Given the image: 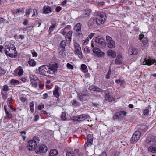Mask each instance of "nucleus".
<instances>
[{
    "instance_id": "23",
    "label": "nucleus",
    "mask_w": 156,
    "mask_h": 156,
    "mask_svg": "<svg viewBox=\"0 0 156 156\" xmlns=\"http://www.w3.org/2000/svg\"><path fill=\"white\" fill-rule=\"evenodd\" d=\"M43 12L45 14H48L51 12V8L48 6H45L43 8Z\"/></svg>"
},
{
    "instance_id": "57",
    "label": "nucleus",
    "mask_w": 156,
    "mask_h": 156,
    "mask_svg": "<svg viewBox=\"0 0 156 156\" xmlns=\"http://www.w3.org/2000/svg\"><path fill=\"white\" fill-rule=\"evenodd\" d=\"M39 119V116L38 115H36L34 117V120L35 121H37Z\"/></svg>"
},
{
    "instance_id": "2",
    "label": "nucleus",
    "mask_w": 156,
    "mask_h": 156,
    "mask_svg": "<svg viewBox=\"0 0 156 156\" xmlns=\"http://www.w3.org/2000/svg\"><path fill=\"white\" fill-rule=\"evenodd\" d=\"M5 53L7 56L14 58L16 57L17 52L16 48L13 44H10L5 45Z\"/></svg>"
},
{
    "instance_id": "32",
    "label": "nucleus",
    "mask_w": 156,
    "mask_h": 156,
    "mask_svg": "<svg viewBox=\"0 0 156 156\" xmlns=\"http://www.w3.org/2000/svg\"><path fill=\"white\" fill-rule=\"evenodd\" d=\"M108 46L109 48H115V44L114 41H112L108 43Z\"/></svg>"
},
{
    "instance_id": "12",
    "label": "nucleus",
    "mask_w": 156,
    "mask_h": 156,
    "mask_svg": "<svg viewBox=\"0 0 156 156\" xmlns=\"http://www.w3.org/2000/svg\"><path fill=\"white\" fill-rule=\"evenodd\" d=\"M93 53L98 57L103 56L105 54L98 48H94L93 49Z\"/></svg>"
},
{
    "instance_id": "1",
    "label": "nucleus",
    "mask_w": 156,
    "mask_h": 156,
    "mask_svg": "<svg viewBox=\"0 0 156 156\" xmlns=\"http://www.w3.org/2000/svg\"><path fill=\"white\" fill-rule=\"evenodd\" d=\"M58 65L55 62H52L49 65H43L38 68L37 73L39 74H43L46 76H50L57 71Z\"/></svg>"
},
{
    "instance_id": "50",
    "label": "nucleus",
    "mask_w": 156,
    "mask_h": 156,
    "mask_svg": "<svg viewBox=\"0 0 156 156\" xmlns=\"http://www.w3.org/2000/svg\"><path fill=\"white\" fill-rule=\"evenodd\" d=\"M149 113V110L148 109H146L144 110L143 114L144 115H147Z\"/></svg>"
},
{
    "instance_id": "47",
    "label": "nucleus",
    "mask_w": 156,
    "mask_h": 156,
    "mask_svg": "<svg viewBox=\"0 0 156 156\" xmlns=\"http://www.w3.org/2000/svg\"><path fill=\"white\" fill-rule=\"evenodd\" d=\"M66 156H74L72 152L68 151L66 152Z\"/></svg>"
},
{
    "instance_id": "45",
    "label": "nucleus",
    "mask_w": 156,
    "mask_h": 156,
    "mask_svg": "<svg viewBox=\"0 0 156 156\" xmlns=\"http://www.w3.org/2000/svg\"><path fill=\"white\" fill-rule=\"evenodd\" d=\"M113 119L115 120H118L120 119L116 113L114 115Z\"/></svg>"
},
{
    "instance_id": "53",
    "label": "nucleus",
    "mask_w": 156,
    "mask_h": 156,
    "mask_svg": "<svg viewBox=\"0 0 156 156\" xmlns=\"http://www.w3.org/2000/svg\"><path fill=\"white\" fill-rule=\"evenodd\" d=\"M94 33H91L89 35L88 37L90 39H91L94 35Z\"/></svg>"
},
{
    "instance_id": "14",
    "label": "nucleus",
    "mask_w": 156,
    "mask_h": 156,
    "mask_svg": "<svg viewBox=\"0 0 156 156\" xmlns=\"http://www.w3.org/2000/svg\"><path fill=\"white\" fill-rule=\"evenodd\" d=\"M87 137V142L85 144V147H88L89 145L93 144V136L91 134H89L88 135Z\"/></svg>"
},
{
    "instance_id": "40",
    "label": "nucleus",
    "mask_w": 156,
    "mask_h": 156,
    "mask_svg": "<svg viewBox=\"0 0 156 156\" xmlns=\"http://www.w3.org/2000/svg\"><path fill=\"white\" fill-rule=\"evenodd\" d=\"M79 152V150L77 149H76L74 150V151L72 152L73 155H74V156H77Z\"/></svg>"
},
{
    "instance_id": "33",
    "label": "nucleus",
    "mask_w": 156,
    "mask_h": 156,
    "mask_svg": "<svg viewBox=\"0 0 156 156\" xmlns=\"http://www.w3.org/2000/svg\"><path fill=\"white\" fill-rule=\"evenodd\" d=\"M29 65L32 66H34L36 65V62L34 60L30 59L28 62Z\"/></svg>"
},
{
    "instance_id": "29",
    "label": "nucleus",
    "mask_w": 156,
    "mask_h": 156,
    "mask_svg": "<svg viewBox=\"0 0 156 156\" xmlns=\"http://www.w3.org/2000/svg\"><path fill=\"white\" fill-rule=\"evenodd\" d=\"M91 90L99 92H103L104 91V90L98 87L95 86H93L92 87Z\"/></svg>"
},
{
    "instance_id": "20",
    "label": "nucleus",
    "mask_w": 156,
    "mask_h": 156,
    "mask_svg": "<svg viewBox=\"0 0 156 156\" xmlns=\"http://www.w3.org/2000/svg\"><path fill=\"white\" fill-rule=\"evenodd\" d=\"M107 55L111 57L112 58H115L116 56V54L115 52L111 49L108 50L107 52Z\"/></svg>"
},
{
    "instance_id": "46",
    "label": "nucleus",
    "mask_w": 156,
    "mask_h": 156,
    "mask_svg": "<svg viewBox=\"0 0 156 156\" xmlns=\"http://www.w3.org/2000/svg\"><path fill=\"white\" fill-rule=\"evenodd\" d=\"M66 44V42L65 41H62L60 44V46L61 47L63 48L64 47Z\"/></svg>"
},
{
    "instance_id": "4",
    "label": "nucleus",
    "mask_w": 156,
    "mask_h": 156,
    "mask_svg": "<svg viewBox=\"0 0 156 156\" xmlns=\"http://www.w3.org/2000/svg\"><path fill=\"white\" fill-rule=\"evenodd\" d=\"M141 62L144 65H151L154 64L156 65L155 61L153 59H151L149 57H146L141 59Z\"/></svg>"
},
{
    "instance_id": "36",
    "label": "nucleus",
    "mask_w": 156,
    "mask_h": 156,
    "mask_svg": "<svg viewBox=\"0 0 156 156\" xmlns=\"http://www.w3.org/2000/svg\"><path fill=\"white\" fill-rule=\"evenodd\" d=\"M6 71L5 70L0 67V76L4 74L5 73Z\"/></svg>"
},
{
    "instance_id": "64",
    "label": "nucleus",
    "mask_w": 156,
    "mask_h": 156,
    "mask_svg": "<svg viewBox=\"0 0 156 156\" xmlns=\"http://www.w3.org/2000/svg\"><path fill=\"white\" fill-rule=\"evenodd\" d=\"M119 154V152H116L114 153L113 156H118Z\"/></svg>"
},
{
    "instance_id": "31",
    "label": "nucleus",
    "mask_w": 156,
    "mask_h": 156,
    "mask_svg": "<svg viewBox=\"0 0 156 156\" xmlns=\"http://www.w3.org/2000/svg\"><path fill=\"white\" fill-rule=\"evenodd\" d=\"M72 104L74 106H79L80 105L81 103L77 101L76 100H73L72 102Z\"/></svg>"
},
{
    "instance_id": "28",
    "label": "nucleus",
    "mask_w": 156,
    "mask_h": 156,
    "mask_svg": "<svg viewBox=\"0 0 156 156\" xmlns=\"http://www.w3.org/2000/svg\"><path fill=\"white\" fill-rule=\"evenodd\" d=\"M91 90L99 92H103L104 91V90L98 87L95 86H93L92 87Z\"/></svg>"
},
{
    "instance_id": "5",
    "label": "nucleus",
    "mask_w": 156,
    "mask_h": 156,
    "mask_svg": "<svg viewBox=\"0 0 156 156\" xmlns=\"http://www.w3.org/2000/svg\"><path fill=\"white\" fill-rule=\"evenodd\" d=\"M95 41L96 45L99 47H105L106 45L104 39L99 36L95 37Z\"/></svg>"
},
{
    "instance_id": "44",
    "label": "nucleus",
    "mask_w": 156,
    "mask_h": 156,
    "mask_svg": "<svg viewBox=\"0 0 156 156\" xmlns=\"http://www.w3.org/2000/svg\"><path fill=\"white\" fill-rule=\"evenodd\" d=\"M106 39L108 43L112 41V38L110 36H106Z\"/></svg>"
},
{
    "instance_id": "51",
    "label": "nucleus",
    "mask_w": 156,
    "mask_h": 156,
    "mask_svg": "<svg viewBox=\"0 0 156 156\" xmlns=\"http://www.w3.org/2000/svg\"><path fill=\"white\" fill-rule=\"evenodd\" d=\"M20 99L21 101L23 102H25L27 100L26 98L24 97H21Z\"/></svg>"
},
{
    "instance_id": "6",
    "label": "nucleus",
    "mask_w": 156,
    "mask_h": 156,
    "mask_svg": "<svg viewBox=\"0 0 156 156\" xmlns=\"http://www.w3.org/2000/svg\"><path fill=\"white\" fill-rule=\"evenodd\" d=\"M37 14V12L36 9L33 10L30 7L26 9V15L27 17L31 18L35 17Z\"/></svg>"
},
{
    "instance_id": "42",
    "label": "nucleus",
    "mask_w": 156,
    "mask_h": 156,
    "mask_svg": "<svg viewBox=\"0 0 156 156\" xmlns=\"http://www.w3.org/2000/svg\"><path fill=\"white\" fill-rule=\"evenodd\" d=\"M81 68L84 71H86L87 67L85 64H83L81 65Z\"/></svg>"
},
{
    "instance_id": "41",
    "label": "nucleus",
    "mask_w": 156,
    "mask_h": 156,
    "mask_svg": "<svg viewBox=\"0 0 156 156\" xmlns=\"http://www.w3.org/2000/svg\"><path fill=\"white\" fill-rule=\"evenodd\" d=\"M66 114L64 112H62L61 115V119L63 120H65L66 119Z\"/></svg>"
},
{
    "instance_id": "38",
    "label": "nucleus",
    "mask_w": 156,
    "mask_h": 156,
    "mask_svg": "<svg viewBox=\"0 0 156 156\" xmlns=\"http://www.w3.org/2000/svg\"><path fill=\"white\" fill-rule=\"evenodd\" d=\"M55 23H52V25L50 26L49 28V30L51 32L53 29L55 27Z\"/></svg>"
},
{
    "instance_id": "30",
    "label": "nucleus",
    "mask_w": 156,
    "mask_h": 156,
    "mask_svg": "<svg viewBox=\"0 0 156 156\" xmlns=\"http://www.w3.org/2000/svg\"><path fill=\"white\" fill-rule=\"evenodd\" d=\"M16 73L18 72V74L19 76H21L23 73V70L21 67L19 66L17 69L15 70Z\"/></svg>"
},
{
    "instance_id": "56",
    "label": "nucleus",
    "mask_w": 156,
    "mask_h": 156,
    "mask_svg": "<svg viewBox=\"0 0 156 156\" xmlns=\"http://www.w3.org/2000/svg\"><path fill=\"white\" fill-rule=\"evenodd\" d=\"M99 156H107V154L105 152H104L99 155Z\"/></svg>"
},
{
    "instance_id": "13",
    "label": "nucleus",
    "mask_w": 156,
    "mask_h": 156,
    "mask_svg": "<svg viewBox=\"0 0 156 156\" xmlns=\"http://www.w3.org/2000/svg\"><path fill=\"white\" fill-rule=\"evenodd\" d=\"M87 118V116L85 114H82L77 116H75L73 118V120H77L79 121H83L85 120Z\"/></svg>"
},
{
    "instance_id": "8",
    "label": "nucleus",
    "mask_w": 156,
    "mask_h": 156,
    "mask_svg": "<svg viewBox=\"0 0 156 156\" xmlns=\"http://www.w3.org/2000/svg\"><path fill=\"white\" fill-rule=\"evenodd\" d=\"M106 19V16L105 15L101 14L97 16L96 20V23L98 25H100L104 23Z\"/></svg>"
},
{
    "instance_id": "7",
    "label": "nucleus",
    "mask_w": 156,
    "mask_h": 156,
    "mask_svg": "<svg viewBox=\"0 0 156 156\" xmlns=\"http://www.w3.org/2000/svg\"><path fill=\"white\" fill-rule=\"evenodd\" d=\"M141 133L139 131H136L134 132L131 139V142L132 143H136L140 139Z\"/></svg>"
},
{
    "instance_id": "15",
    "label": "nucleus",
    "mask_w": 156,
    "mask_h": 156,
    "mask_svg": "<svg viewBox=\"0 0 156 156\" xmlns=\"http://www.w3.org/2000/svg\"><path fill=\"white\" fill-rule=\"evenodd\" d=\"M138 51V49L133 47H130L129 49V54L130 55H136Z\"/></svg>"
},
{
    "instance_id": "54",
    "label": "nucleus",
    "mask_w": 156,
    "mask_h": 156,
    "mask_svg": "<svg viewBox=\"0 0 156 156\" xmlns=\"http://www.w3.org/2000/svg\"><path fill=\"white\" fill-rule=\"evenodd\" d=\"M61 7L60 6H58L55 9V11L57 12H59L61 9Z\"/></svg>"
},
{
    "instance_id": "63",
    "label": "nucleus",
    "mask_w": 156,
    "mask_h": 156,
    "mask_svg": "<svg viewBox=\"0 0 156 156\" xmlns=\"http://www.w3.org/2000/svg\"><path fill=\"white\" fill-rule=\"evenodd\" d=\"M33 27H34L33 26H29L26 28V30H29L31 28H33Z\"/></svg>"
},
{
    "instance_id": "35",
    "label": "nucleus",
    "mask_w": 156,
    "mask_h": 156,
    "mask_svg": "<svg viewBox=\"0 0 156 156\" xmlns=\"http://www.w3.org/2000/svg\"><path fill=\"white\" fill-rule=\"evenodd\" d=\"M19 83V81L14 79H12L10 82V83L12 85H17Z\"/></svg>"
},
{
    "instance_id": "24",
    "label": "nucleus",
    "mask_w": 156,
    "mask_h": 156,
    "mask_svg": "<svg viewBox=\"0 0 156 156\" xmlns=\"http://www.w3.org/2000/svg\"><path fill=\"white\" fill-rule=\"evenodd\" d=\"M59 90V87L58 86H55V90L53 91V95L57 98H58L59 96L58 92Z\"/></svg>"
},
{
    "instance_id": "55",
    "label": "nucleus",
    "mask_w": 156,
    "mask_h": 156,
    "mask_svg": "<svg viewBox=\"0 0 156 156\" xmlns=\"http://www.w3.org/2000/svg\"><path fill=\"white\" fill-rule=\"evenodd\" d=\"M84 51L85 53H88L90 52V50L88 48H85L84 49Z\"/></svg>"
},
{
    "instance_id": "11",
    "label": "nucleus",
    "mask_w": 156,
    "mask_h": 156,
    "mask_svg": "<svg viewBox=\"0 0 156 156\" xmlns=\"http://www.w3.org/2000/svg\"><path fill=\"white\" fill-rule=\"evenodd\" d=\"M47 151V147L44 145H41L39 148L37 147L36 149L35 152L37 153H44L46 152Z\"/></svg>"
},
{
    "instance_id": "16",
    "label": "nucleus",
    "mask_w": 156,
    "mask_h": 156,
    "mask_svg": "<svg viewBox=\"0 0 156 156\" xmlns=\"http://www.w3.org/2000/svg\"><path fill=\"white\" fill-rule=\"evenodd\" d=\"M144 35L142 34H141L139 35V39L142 40V43H141V44H143L144 46H146L148 42V40L147 38L143 37Z\"/></svg>"
},
{
    "instance_id": "22",
    "label": "nucleus",
    "mask_w": 156,
    "mask_h": 156,
    "mask_svg": "<svg viewBox=\"0 0 156 156\" xmlns=\"http://www.w3.org/2000/svg\"><path fill=\"white\" fill-rule=\"evenodd\" d=\"M75 30L76 31L78 35H80L81 33V27L80 23H78L75 25Z\"/></svg>"
},
{
    "instance_id": "18",
    "label": "nucleus",
    "mask_w": 156,
    "mask_h": 156,
    "mask_svg": "<svg viewBox=\"0 0 156 156\" xmlns=\"http://www.w3.org/2000/svg\"><path fill=\"white\" fill-rule=\"evenodd\" d=\"M73 32L69 31L67 34L65 38L67 43L68 44L70 42L71 40V36Z\"/></svg>"
},
{
    "instance_id": "59",
    "label": "nucleus",
    "mask_w": 156,
    "mask_h": 156,
    "mask_svg": "<svg viewBox=\"0 0 156 156\" xmlns=\"http://www.w3.org/2000/svg\"><path fill=\"white\" fill-rule=\"evenodd\" d=\"M28 23V20H26L24 21V22H23V24L25 25H27Z\"/></svg>"
},
{
    "instance_id": "10",
    "label": "nucleus",
    "mask_w": 156,
    "mask_h": 156,
    "mask_svg": "<svg viewBox=\"0 0 156 156\" xmlns=\"http://www.w3.org/2000/svg\"><path fill=\"white\" fill-rule=\"evenodd\" d=\"M74 48L75 51L78 55L79 57L81 58H82L83 56L81 52V48L79 44L77 43H75L74 44Z\"/></svg>"
},
{
    "instance_id": "49",
    "label": "nucleus",
    "mask_w": 156,
    "mask_h": 156,
    "mask_svg": "<svg viewBox=\"0 0 156 156\" xmlns=\"http://www.w3.org/2000/svg\"><path fill=\"white\" fill-rule=\"evenodd\" d=\"M111 71H109L106 75V78L107 79H109L110 77V75H111Z\"/></svg>"
},
{
    "instance_id": "52",
    "label": "nucleus",
    "mask_w": 156,
    "mask_h": 156,
    "mask_svg": "<svg viewBox=\"0 0 156 156\" xmlns=\"http://www.w3.org/2000/svg\"><path fill=\"white\" fill-rule=\"evenodd\" d=\"M44 105L42 104L41 105H39L38 106V109L39 110H41L42 108H44Z\"/></svg>"
},
{
    "instance_id": "37",
    "label": "nucleus",
    "mask_w": 156,
    "mask_h": 156,
    "mask_svg": "<svg viewBox=\"0 0 156 156\" xmlns=\"http://www.w3.org/2000/svg\"><path fill=\"white\" fill-rule=\"evenodd\" d=\"M9 90L10 89L9 88V87L7 85H5L4 86L2 90L4 91H7Z\"/></svg>"
},
{
    "instance_id": "39",
    "label": "nucleus",
    "mask_w": 156,
    "mask_h": 156,
    "mask_svg": "<svg viewBox=\"0 0 156 156\" xmlns=\"http://www.w3.org/2000/svg\"><path fill=\"white\" fill-rule=\"evenodd\" d=\"M146 142L147 144H148L150 143L151 145V144L154 143L152 141L151 139L150 138H147L146 140Z\"/></svg>"
},
{
    "instance_id": "3",
    "label": "nucleus",
    "mask_w": 156,
    "mask_h": 156,
    "mask_svg": "<svg viewBox=\"0 0 156 156\" xmlns=\"http://www.w3.org/2000/svg\"><path fill=\"white\" fill-rule=\"evenodd\" d=\"M39 139L37 136H34L33 140H31L28 142V148L29 150H32L37 149V144L39 143Z\"/></svg>"
},
{
    "instance_id": "27",
    "label": "nucleus",
    "mask_w": 156,
    "mask_h": 156,
    "mask_svg": "<svg viewBox=\"0 0 156 156\" xmlns=\"http://www.w3.org/2000/svg\"><path fill=\"white\" fill-rule=\"evenodd\" d=\"M57 151L55 149H52L50 150L49 156H56L58 154Z\"/></svg>"
},
{
    "instance_id": "61",
    "label": "nucleus",
    "mask_w": 156,
    "mask_h": 156,
    "mask_svg": "<svg viewBox=\"0 0 156 156\" xmlns=\"http://www.w3.org/2000/svg\"><path fill=\"white\" fill-rule=\"evenodd\" d=\"M9 107L13 111L15 112L16 111V110L13 108L12 106L10 105L9 106Z\"/></svg>"
},
{
    "instance_id": "26",
    "label": "nucleus",
    "mask_w": 156,
    "mask_h": 156,
    "mask_svg": "<svg viewBox=\"0 0 156 156\" xmlns=\"http://www.w3.org/2000/svg\"><path fill=\"white\" fill-rule=\"evenodd\" d=\"M127 113L124 111H122L116 113V114L119 117V119H121L123 117L126 115Z\"/></svg>"
},
{
    "instance_id": "17",
    "label": "nucleus",
    "mask_w": 156,
    "mask_h": 156,
    "mask_svg": "<svg viewBox=\"0 0 156 156\" xmlns=\"http://www.w3.org/2000/svg\"><path fill=\"white\" fill-rule=\"evenodd\" d=\"M148 150L149 152L156 153V144L154 143L151 144V145L149 147Z\"/></svg>"
},
{
    "instance_id": "19",
    "label": "nucleus",
    "mask_w": 156,
    "mask_h": 156,
    "mask_svg": "<svg viewBox=\"0 0 156 156\" xmlns=\"http://www.w3.org/2000/svg\"><path fill=\"white\" fill-rule=\"evenodd\" d=\"M91 10L90 9L84 10L82 11V17H85L89 16L91 14Z\"/></svg>"
},
{
    "instance_id": "34",
    "label": "nucleus",
    "mask_w": 156,
    "mask_h": 156,
    "mask_svg": "<svg viewBox=\"0 0 156 156\" xmlns=\"http://www.w3.org/2000/svg\"><path fill=\"white\" fill-rule=\"evenodd\" d=\"M85 97H87V96L85 94H82L80 95L79 97L80 100L82 101L87 100V99L85 98Z\"/></svg>"
},
{
    "instance_id": "9",
    "label": "nucleus",
    "mask_w": 156,
    "mask_h": 156,
    "mask_svg": "<svg viewBox=\"0 0 156 156\" xmlns=\"http://www.w3.org/2000/svg\"><path fill=\"white\" fill-rule=\"evenodd\" d=\"M30 78L32 86L34 87H37L39 81L38 78L32 75L30 76Z\"/></svg>"
},
{
    "instance_id": "25",
    "label": "nucleus",
    "mask_w": 156,
    "mask_h": 156,
    "mask_svg": "<svg viewBox=\"0 0 156 156\" xmlns=\"http://www.w3.org/2000/svg\"><path fill=\"white\" fill-rule=\"evenodd\" d=\"M122 57L121 55H118L116 58L115 62L116 64H120L122 63Z\"/></svg>"
},
{
    "instance_id": "60",
    "label": "nucleus",
    "mask_w": 156,
    "mask_h": 156,
    "mask_svg": "<svg viewBox=\"0 0 156 156\" xmlns=\"http://www.w3.org/2000/svg\"><path fill=\"white\" fill-rule=\"evenodd\" d=\"M33 55V56H35V57H37V54L36 52L35 51L33 52L32 53Z\"/></svg>"
},
{
    "instance_id": "21",
    "label": "nucleus",
    "mask_w": 156,
    "mask_h": 156,
    "mask_svg": "<svg viewBox=\"0 0 156 156\" xmlns=\"http://www.w3.org/2000/svg\"><path fill=\"white\" fill-rule=\"evenodd\" d=\"M105 100L111 102L112 101V98L110 97L108 91L107 90L105 91Z\"/></svg>"
},
{
    "instance_id": "43",
    "label": "nucleus",
    "mask_w": 156,
    "mask_h": 156,
    "mask_svg": "<svg viewBox=\"0 0 156 156\" xmlns=\"http://www.w3.org/2000/svg\"><path fill=\"white\" fill-rule=\"evenodd\" d=\"M6 114L7 115L6 118L7 119H10L12 117V115L8 112H7Z\"/></svg>"
},
{
    "instance_id": "48",
    "label": "nucleus",
    "mask_w": 156,
    "mask_h": 156,
    "mask_svg": "<svg viewBox=\"0 0 156 156\" xmlns=\"http://www.w3.org/2000/svg\"><path fill=\"white\" fill-rule=\"evenodd\" d=\"M67 67L68 69H73V66L69 63L67 64Z\"/></svg>"
},
{
    "instance_id": "62",
    "label": "nucleus",
    "mask_w": 156,
    "mask_h": 156,
    "mask_svg": "<svg viewBox=\"0 0 156 156\" xmlns=\"http://www.w3.org/2000/svg\"><path fill=\"white\" fill-rule=\"evenodd\" d=\"M30 107H33L34 106V102L33 101L30 102Z\"/></svg>"
},
{
    "instance_id": "58",
    "label": "nucleus",
    "mask_w": 156,
    "mask_h": 156,
    "mask_svg": "<svg viewBox=\"0 0 156 156\" xmlns=\"http://www.w3.org/2000/svg\"><path fill=\"white\" fill-rule=\"evenodd\" d=\"M35 25L36 26H37V27H39L40 26V25H41V23H40L39 22H36L35 23Z\"/></svg>"
}]
</instances>
